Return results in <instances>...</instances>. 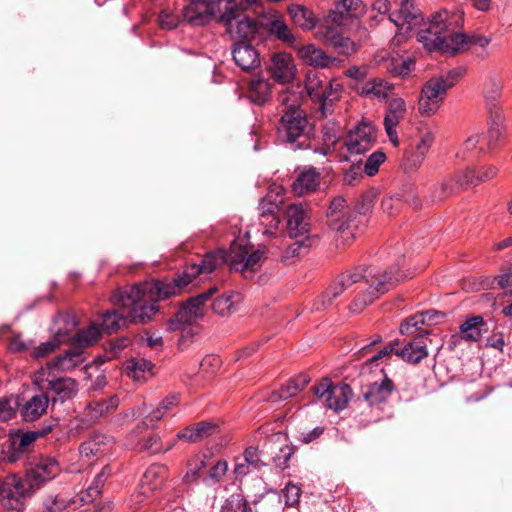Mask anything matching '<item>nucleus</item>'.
Masks as SVG:
<instances>
[{
	"label": "nucleus",
	"mask_w": 512,
	"mask_h": 512,
	"mask_svg": "<svg viewBox=\"0 0 512 512\" xmlns=\"http://www.w3.org/2000/svg\"><path fill=\"white\" fill-rule=\"evenodd\" d=\"M263 465L260 452L255 447L245 449L243 456L236 459L234 474L236 477H244L254 470H258Z\"/></svg>",
	"instance_id": "2f4dec72"
},
{
	"label": "nucleus",
	"mask_w": 512,
	"mask_h": 512,
	"mask_svg": "<svg viewBox=\"0 0 512 512\" xmlns=\"http://www.w3.org/2000/svg\"><path fill=\"white\" fill-rule=\"evenodd\" d=\"M279 101L283 106L279 135L295 149L307 147L311 128L304 111L300 109V93L287 88L280 95Z\"/></svg>",
	"instance_id": "20e7f679"
},
{
	"label": "nucleus",
	"mask_w": 512,
	"mask_h": 512,
	"mask_svg": "<svg viewBox=\"0 0 512 512\" xmlns=\"http://www.w3.org/2000/svg\"><path fill=\"white\" fill-rule=\"evenodd\" d=\"M113 438L102 433H93L79 446V453L87 461L97 460L108 454L113 447Z\"/></svg>",
	"instance_id": "412c9836"
},
{
	"label": "nucleus",
	"mask_w": 512,
	"mask_h": 512,
	"mask_svg": "<svg viewBox=\"0 0 512 512\" xmlns=\"http://www.w3.org/2000/svg\"><path fill=\"white\" fill-rule=\"evenodd\" d=\"M220 512H252V509L242 494L234 493L225 500Z\"/></svg>",
	"instance_id": "bf43d9fd"
},
{
	"label": "nucleus",
	"mask_w": 512,
	"mask_h": 512,
	"mask_svg": "<svg viewBox=\"0 0 512 512\" xmlns=\"http://www.w3.org/2000/svg\"><path fill=\"white\" fill-rule=\"evenodd\" d=\"M415 63L408 57L406 59H392L387 69L395 76L407 77L414 70Z\"/></svg>",
	"instance_id": "e2e57ef3"
},
{
	"label": "nucleus",
	"mask_w": 512,
	"mask_h": 512,
	"mask_svg": "<svg viewBox=\"0 0 512 512\" xmlns=\"http://www.w3.org/2000/svg\"><path fill=\"white\" fill-rule=\"evenodd\" d=\"M230 0H189L183 10L184 18L194 25H204L212 17L226 9Z\"/></svg>",
	"instance_id": "ddd939ff"
},
{
	"label": "nucleus",
	"mask_w": 512,
	"mask_h": 512,
	"mask_svg": "<svg viewBox=\"0 0 512 512\" xmlns=\"http://www.w3.org/2000/svg\"><path fill=\"white\" fill-rule=\"evenodd\" d=\"M33 490L25 480L17 476L7 477L0 494L1 504L6 510L20 512L25 507V499L33 493Z\"/></svg>",
	"instance_id": "9b49d317"
},
{
	"label": "nucleus",
	"mask_w": 512,
	"mask_h": 512,
	"mask_svg": "<svg viewBox=\"0 0 512 512\" xmlns=\"http://www.w3.org/2000/svg\"><path fill=\"white\" fill-rule=\"evenodd\" d=\"M179 404V395L178 394H170L165 397L159 406L153 410L148 419L150 422H158L160 421L171 409L176 407Z\"/></svg>",
	"instance_id": "052dcab7"
},
{
	"label": "nucleus",
	"mask_w": 512,
	"mask_h": 512,
	"mask_svg": "<svg viewBox=\"0 0 512 512\" xmlns=\"http://www.w3.org/2000/svg\"><path fill=\"white\" fill-rule=\"evenodd\" d=\"M145 283L146 282L135 284L131 287L122 288L112 295L111 299L114 305L123 310H126L127 313L124 314L123 312H119L117 310L106 311L103 313L100 317V320L98 321L103 332L113 333L126 326L128 322L145 324L152 319L154 315H151L149 319L145 321L137 320L134 317V309L136 308V305H134V303H130L128 298L125 297L129 290L137 286H142Z\"/></svg>",
	"instance_id": "6e6552de"
},
{
	"label": "nucleus",
	"mask_w": 512,
	"mask_h": 512,
	"mask_svg": "<svg viewBox=\"0 0 512 512\" xmlns=\"http://www.w3.org/2000/svg\"><path fill=\"white\" fill-rule=\"evenodd\" d=\"M341 85L337 82L325 81V88L321 104V111L324 116L331 113L333 103L338 100L341 92Z\"/></svg>",
	"instance_id": "13d9d810"
},
{
	"label": "nucleus",
	"mask_w": 512,
	"mask_h": 512,
	"mask_svg": "<svg viewBox=\"0 0 512 512\" xmlns=\"http://www.w3.org/2000/svg\"><path fill=\"white\" fill-rule=\"evenodd\" d=\"M216 291V288H210L207 292L197 295L187 301V303L176 313L175 317L168 322V329L172 331H181L182 339L192 336L196 333L193 323L205 313V302Z\"/></svg>",
	"instance_id": "1a4fd4ad"
},
{
	"label": "nucleus",
	"mask_w": 512,
	"mask_h": 512,
	"mask_svg": "<svg viewBox=\"0 0 512 512\" xmlns=\"http://www.w3.org/2000/svg\"><path fill=\"white\" fill-rule=\"evenodd\" d=\"M147 491L138 485L136 490L125 500V507L128 512L137 511L141 505L150 497Z\"/></svg>",
	"instance_id": "69168bd1"
},
{
	"label": "nucleus",
	"mask_w": 512,
	"mask_h": 512,
	"mask_svg": "<svg viewBox=\"0 0 512 512\" xmlns=\"http://www.w3.org/2000/svg\"><path fill=\"white\" fill-rule=\"evenodd\" d=\"M293 22L303 29H311L315 25L313 13L301 5H291L288 8Z\"/></svg>",
	"instance_id": "6e6d98bb"
},
{
	"label": "nucleus",
	"mask_w": 512,
	"mask_h": 512,
	"mask_svg": "<svg viewBox=\"0 0 512 512\" xmlns=\"http://www.w3.org/2000/svg\"><path fill=\"white\" fill-rule=\"evenodd\" d=\"M427 341L428 338L426 336L418 335L402 348H398L399 342H390L370 357L365 364L372 365L379 360L389 357L392 353H395L407 363L417 364L428 356Z\"/></svg>",
	"instance_id": "9d476101"
},
{
	"label": "nucleus",
	"mask_w": 512,
	"mask_h": 512,
	"mask_svg": "<svg viewBox=\"0 0 512 512\" xmlns=\"http://www.w3.org/2000/svg\"><path fill=\"white\" fill-rule=\"evenodd\" d=\"M266 259L265 248L253 249L245 238L235 239L228 251L218 249L207 253L200 263L188 265L183 273L172 280H156L146 282L129 290L125 297L134 303V317L145 321L155 315L159 307L157 302L179 294L184 287L190 284L198 275H208L218 266L227 263L233 271L241 272L245 277L257 271Z\"/></svg>",
	"instance_id": "f257e3e1"
},
{
	"label": "nucleus",
	"mask_w": 512,
	"mask_h": 512,
	"mask_svg": "<svg viewBox=\"0 0 512 512\" xmlns=\"http://www.w3.org/2000/svg\"><path fill=\"white\" fill-rule=\"evenodd\" d=\"M390 8L391 6L388 0H375L370 10L371 20L378 23L388 15V20L395 25V23L390 19V15L392 14H389Z\"/></svg>",
	"instance_id": "338daca9"
},
{
	"label": "nucleus",
	"mask_w": 512,
	"mask_h": 512,
	"mask_svg": "<svg viewBox=\"0 0 512 512\" xmlns=\"http://www.w3.org/2000/svg\"><path fill=\"white\" fill-rule=\"evenodd\" d=\"M242 295L236 291H227L212 303V309L220 316L230 315L241 302Z\"/></svg>",
	"instance_id": "a19ab883"
},
{
	"label": "nucleus",
	"mask_w": 512,
	"mask_h": 512,
	"mask_svg": "<svg viewBox=\"0 0 512 512\" xmlns=\"http://www.w3.org/2000/svg\"><path fill=\"white\" fill-rule=\"evenodd\" d=\"M339 27L340 26L332 24L327 19L326 25L321 31L324 40L343 54H350L356 51L355 43L352 42L349 38L345 37Z\"/></svg>",
	"instance_id": "b1692460"
},
{
	"label": "nucleus",
	"mask_w": 512,
	"mask_h": 512,
	"mask_svg": "<svg viewBox=\"0 0 512 512\" xmlns=\"http://www.w3.org/2000/svg\"><path fill=\"white\" fill-rule=\"evenodd\" d=\"M362 12L361 0H340L336 7L328 15V21L338 26L346 25L351 17H356Z\"/></svg>",
	"instance_id": "c756f323"
},
{
	"label": "nucleus",
	"mask_w": 512,
	"mask_h": 512,
	"mask_svg": "<svg viewBox=\"0 0 512 512\" xmlns=\"http://www.w3.org/2000/svg\"><path fill=\"white\" fill-rule=\"evenodd\" d=\"M504 117L501 115H489V128L488 133L484 137L487 141V146L493 148L498 141L502 138L504 132Z\"/></svg>",
	"instance_id": "603ef678"
},
{
	"label": "nucleus",
	"mask_w": 512,
	"mask_h": 512,
	"mask_svg": "<svg viewBox=\"0 0 512 512\" xmlns=\"http://www.w3.org/2000/svg\"><path fill=\"white\" fill-rule=\"evenodd\" d=\"M320 184V174L313 167L303 169L292 185L296 195H304L314 191Z\"/></svg>",
	"instance_id": "72a5a7b5"
},
{
	"label": "nucleus",
	"mask_w": 512,
	"mask_h": 512,
	"mask_svg": "<svg viewBox=\"0 0 512 512\" xmlns=\"http://www.w3.org/2000/svg\"><path fill=\"white\" fill-rule=\"evenodd\" d=\"M325 81L326 80L322 79V76L315 71L307 73L305 80V89L308 95L311 98L318 100L320 105L322 104Z\"/></svg>",
	"instance_id": "3c124183"
},
{
	"label": "nucleus",
	"mask_w": 512,
	"mask_h": 512,
	"mask_svg": "<svg viewBox=\"0 0 512 512\" xmlns=\"http://www.w3.org/2000/svg\"><path fill=\"white\" fill-rule=\"evenodd\" d=\"M176 444V439L169 441L166 446L163 445L161 438L156 434H151L138 442V449L151 454L165 453L172 449Z\"/></svg>",
	"instance_id": "09e8293b"
},
{
	"label": "nucleus",
	"mask_w": 512,
	"mask_h": 512,
	"mask_svg": "<svg viewBox=\"0 0 512 512\" xmlns=\"http://www.w3.org/2000/svg\"><path fill=\"white\" fill-rule=\"evenodd\" d=\"M486 322L482 316H473L464 321L460 329V337L465 341L478 342L486 332Z\"/></svg>",
	"instance_id": "4c0bfd02"
},
{
	"label": "nucleus",
	"mask_w": 512,
	"mask_h": 512,
	"mask_svg": "<svg viewBox=\"0 0 512 512\" xmlns=\"http://www.w3.org/2000/svg\"><path fill=\"white\" fill-rule=\"evenodd\" d=\"M327 217L333 230L344 233L348 229L349 210L343 197H335L331 201Z\"/></svg>",
	"instance_id": "bb28decb"
},
{
	"label": "nucleus",
	"mask_w": 512,
	"mask_h": 512,
	"mask_svg": "<svg viewBox=\"0 0 512 512\" xmlns=\"http://www.w3.org/2000/svg\"><path fill=\"white\" fill-rule=\"evenodd\" d=\"M462 178L459 172L435 184L431 190L430 198L432 202H440L453 195L457 187H461L458 179Z\"/></svg>",
	"instance_id": "79ce46f5"
},
{
	"label": "nucleus",
	"mask_w": 512,
	"mask_h": 512,
	"mask_svg": "<svg viewBox=\"0 0 512 512\" xmlns=\"http://www.w3.org/2000/svg\"><path fill=\"white\" fill-rule=\"evenodd\" d=\"M393 89V85L382 79L367 81L361 89V95L376 98H386Z\"/></svg>",
	"instance_id": "8fccbe9b"
},
{
	"label": "nucleus",
	"mask_w": 512,
	"mask_h": 512,
	"mask_svg": "<svg viewBox=\"0 0 512 512\" xmlns=\"http://www.w3.org/2000/svg\"><path fill=\"white\" fill-rule=\"evenodd\" d=\"M298 57L306 64L316 68H328L333 66L337 60L317 48L314 44H307L298 48Z\"/></svg>",
	"instance_id": "c85d7f7f"
},
{
	"label": "nucleus",
	"mask_w": 512,
	"mask_h": 512,
	"mask_svg": "<svg viewBox=\"0 0 512 512\" xmlns=\"http://www.w3.org/2000/svg\"><path fill=\"white\" fill-rule=\"evenodd\" d=\"M55 324H65L67 327L65 330L59 328L55 332V336L52 340L40 344L33 351V357L42 358L52 353L62 342L68 341L70 331L76 326V321L73 315H59L54 320Z\"/></svg>",
	"instance_id": "aec40b11"
},
{
	"label": "nucleus",
	"mask_w": 512,
	"mask_h": 512,
	"mask_svg": "<svg viewBox=\"0 0 512 512\" xmlns=\"http://www.w3.org/2000/svg\"><path fill=\"white\" fill-rule=\"evenodd\" d=\"M503 82L496 74H489L483 83V97L488 115H501Z\"/></svg>",
	"instance_id": "4be33fe9"
},
{
	"label": "nucleus",
	"mask_w": 512,
	"mask_h": 512,
	"mask_svg": "<svg viewBox=\"0 0 512 512\" xmlns=\"http://www.w3.org/2000/svg\"><path fill=\"white\" fill-rule=\"evenodd\" d=\"M237 66L243 70H250L260 65L258 51L248 42H235L232 51Z\"/></svg>",
	"instance_id": "a878e982"
},
{
	"label": "nucleus",
	"mask_w": 512,
	"mask_h": 512,
	"mask_svg": "<svg viewBox=\"0 0 512 512\" xmlns=\"http://www.w3.org/2000/svg\"><path fill=\"white\" fill-rule=\"evenodd\" d=\"M33 383L49 396L53 403L65 402L73 398L77 391V383L69 377H60L58 372L53 369V365L41 367L33 375Z\"/></svg>",
	"instance_id": "0eeeda50"
},
{
	"label": "nucleus",
	"mask_w": 512,
	"mask_h": 512,
	"mask_svg": "<svg viewBox=\"0 0 512 512\" xmlns=\"http://www.w3.org/2000/svg\"><path fill=\"white\" fill-rule=\"evenodd\" d=\"M129 339L122 337L115 340H111L105 347V352L102 356L98 357L100 363L113 360L117 358L120 353L128 346Z\"/></svg>",
	"instance_id": "680f3d73"
},
{
	"label": "nucleus",
	"mask_w": 512,
	"mask_h": 512,
	"mask_svg": "<svg viewBox=\"0 0 512 512\" xmlns=\"http://www.w3.org/2000/svg\"><path fill=\"white\" fill-rule=\"evenodd\" d=\"M283 194L284 190L281 187L275 194L272 191L269 192L259 203L260 217L266 214L276 215L279 206L283 203Z\"/></svg>",
	"instance_id": "4d7b16f0"
},
{
	"label": "nucleus",
	"mask_w": 512,
	"mask_h": 512,
	"mask_svg": "<svg viewBox=\"0 0 512 512\" xmlns=\"http://www.w3.org/2000/svg\"><path fill=\"white\" fill-rule=\"evenodd\" d=\"M83 360L82 352L79 349H71L57 356L47 365H53V369H55L56 372H58V370L68 371L81 364Z\"/></svg>",
	"instance_id": "49530a36"
},
{
	"label": "nucleus",
	"mask_w": 512,
	"mask_h": 512,
	"mask_svg": "<svg viewBox=\"0 0 512 512\" xmlns=\"http://www.w3.org/2000/svg\"><path fill=\"white\" fill-rule=\"evenodd\" d=\"M119 398L112 396L105 400L91 401L85 408V416L90 421H97L101 417H104L112 413L119 406Z\"/></svg>",
	"instance_id": "c9c22d12"
},
{
	"label": "nucleus",
	"mask_w": 512,
	"mask_h": 512,
	"mask_svg": "<svg viewBox=\"0 0 512 512\" xmlns=\"http://www.w3.org/2000/svg\"><path fill=\"white\" fill-rule=\"evenodd\" d=\"M497 173L498 169L493 165L483 166L478 170L467 167L465 170L459 172L462 178L458 179V183L460 186L477 185L480 182L494 178Z\"/></svg>",
	"instance_id": "473e14b6"
},
{
	"label": "nucleus",
	"mask_w": 512,
	"mask_h": 512,
	"mask_svg": "<svg viewBox=\"0 0 512 512\" xmlns=\"http://www.w3.org/2000/svg\"><path fill=\"white\" fill-rule=\"evenodd\" d=\"M402 279L400 275L381 273L375 267L357 269L354 272H346L339 275L326 289L320 298L322 307L331 305L333 300L349 289L353 284L360 283L362 293L357 296L350 306L352 312L359 313L364 307L372 303L380 294L387 292L394 283Z\"/></svg>",
	"instance_id": "7ed1b4c3"
},
{
	"label": "nucleus",
	"mask_w": 512,
	"mask_h": 512,
	"mask_svg": "<svg viewBox=\"0 0 512 512\" xmlns=\"http://www.w3.org/2000/svg\"><path fill=\"white\" fill-rule=\"evenodd\" d=\"M19 403L16 397L0 398V421L5 422L12 419L17 412Z\"/></svg>",
	"instance_id": "0e129e2a"
},
{
	"label": "nucleus",
	"mask_w": 512,
	"mask_h": 512,
	"mask_svg": "<svg viewBox=\"0 0 512 512\" xmlns=\"http://www.w3.org/2000/svg\"><path fill=\"white\" fill-rule=\"evenodd\" d=\"M376 139V130L372 123L363 121L350 130L345 139V146L350 154L368 151Z\"/></svg>",
	"instance_id": "4468645a"
},
{
	"label": "nucleus",
	"mask_w": 512,
	"mask_h": 512,
	"mask_svg": "<svg viewBox=\"0 0 512 512\" xmlns=\"http://www.w3.org/2000/svg\"><path fill=\"white\" fill-rule=\"evenodd\" d=\"M40 436L39 432L17 430L9 434L8 446L3 448L0 453V463H14L21 457L30 452L36 439Z\"/></svg>",
	"instance_id": "f8f14e48"
},
{
	"label": "nucleus",
	"mask_w": 512,
	"mask_h": 512,
	"mask_svg": "<svg viewBox=\"0 0 512 512\" xmlns=\"http://www.w3.org/2000/svg\"><path fill=\"white\" fill-rule=\"evenodd\" d=\"M267 31L277 37L278 39L288 43L293 44L295 42V37L292 34L291 30L287 26V24L279 17H274L268 21ZM266 31V28H265Z\"/></svg>",
	"instance_id": "864d4df0"
},
{
	"label": "nucleus",
	"mask_w": 512,
	"mask_h": 512,
	"mask_svg": "<svg viewBox=\"0 0 512 512\" xmlns=\"http://www.w3.org/2000/svg\"><path fill=\"white\" fill-rule=\"evenodd\" d=\"M396 4L398 8L392 12L390 19L397 27L393 39L397 44L416 35L417 40L430 52L454 56L468 49V37L457 31L464 21L461 10H441L425 22L413 0H396Z\"/></svg>",
	"instance_id": "f03ea898"
},
{
	"label": "nucleus",
	"mask_w": 512,
	"mask_h": 512,
	"mask_svg": "<svg viewBox=\"0 0 512 512\" xmlns=\"http://www.w3.org/2000/svg\"><path fill=\"white\" fill-rule=\"evenodd\" d=\"M49 396L45 393L32 396L21 408L20 413L24 421H35L47 410Z\"/></svg>",
	"instance_id": "f704fd0d"
},
{
	"label": "nucleus",
	"mask_w": 512,
	"mask_h": 512,
	"mask_svg": "<svg viewBox=\"0 0 512 512\" xmlns=\"http://www.w3.org/2000/svg\"><path fill=\"white\" fill-rule=\"evenodd\" d=\"M395 386L386 375L381 382H374L362 389L363 401L372 409L382 410L390 398Z\"/></svg>",
	"instance_id": "a211bd4d"
},
{
	"label": "nucleus",
	"mask_w": 512,
	"mask_h": 512,
	"mask_svg": "<svg viewBox=\"0 0 512 512\" xmlns=\"http://www.w3.org/2000/svg\"><path fill=\"white\" fill-rule=\"evenodd\" d=\"M60 472V465L53 457L41 456L28 470L24 479L33 489L50 481Z\"/></svg>",
	"instance_id": "f3484780"
},
{
	"label": "nucleus",
	"mask_w": 512,
	"mask_h": 512,
	"mask_svg": "<svg viewBox=\"0 0 512 512\" xmlns=\"http://www.w3.org/2000/svg\"><path fill=\"white\" fill-rule=\"evenodd\" d=\"M386 155L381 151L372 153L366 160L364 165V172L366 175L372 177L378 173L379 167L385 162Z\"/></svg>",
	"instance_id": "774afa93"
},
{
	"label": "nucleus",
	"mask_w": 512,
	"mask_h": 512,
	"mask_svg": "<svg viewBox=\"0 0 512 512\" xmlns=\"http://www.w3.org/2000/svg\"><path fill=\"white\" fill-rule=\"evenodd\" d=\"M352 389L347 384L334 385L330 390L328 397L325 399V405L334 411L345 409L352 397Z\"/></svg>",
	"instance_id": "e433bc0d"
},
{
	"label": "nucleus",
	"mask_w": 512,
	"mask_h": 512,
	"mask_svg": "<svg viewBox=\"0 0 512 512\" xmlns=\"http://www.w3.org/2000/svg\"><path fill=\"white\" fill-rule=\"evenodd\" d=\"M270 95L271 86L266 79L257 76L250 81L247 97L251 102L257 105H263L268 101Z\"/></svg>",
	"instance_id": "58836bf2"
},
{
	"label": "nucleus",
	"mask_w": 512,
	"mask_h": 512,
	"mask_svg": "<svg viewBox=\"0 0 512 512\" xmlns=\"http://www.w3.org/2000/svg\"><path fill=\"white\" fill-rule=\"evenodd\" d=\"M168 478V468L165 465L153 464L144 472L139 486L149 494L163 488Z\"/></svg>",
	"instance_id": "cd10ccee"
},
{
	"label": "nucleus",
	"mask_w": 512,
	"mask_h": 512,
	"mask_svg": "<svg viewBox=\"0 0 512 512\" xmlns=\"http://www.w3.org/2000/svg\"><path fill=\"white\" fill-rule=\"evenodd\" d=\"M464 67H456L427 80L420 91L418 112L423 117L434 116L441 108L448 91L465 75Z\"/></svg>",
	"instance_id": "39448f33"
},
{
	"label": "nucleus",
	"mask_w": 512,
	"mask_h": 512,
	"mask_svg": "<svg viewBox=\"0 0 512 512\" xmlns=\"http://www.w3.org/2000/svg\"><path fill=\"white\" fill-rule=\"evenodd\" d=\"M249 6L241 0H230L226 10L220 14L226 31L235 42H248L261 38L265 33L262 22L244 13Z\"/></svg>",
	"instance_id": "423d86ee"
},
{
	"label": "nucleus",
	"mask_w": 512,
	"mask_h": 512,
	"mask_svg": "<svg viewBox=\"0 0 512 512\" xmlns=\"http://www.w3.org/2000/svg\"><path fill=\"white\" fill-rule=\"evenodd\" d=\"M299 240H295L290 244L283 254L284 261H289L294 257L300 256L306 253L313 245L316 244L317 239L313 236L299 237Z\"/></svg>",
	"instance_id": "5fc2aeb1"
},
{
	"label": "nucleus",
	"mask_w": 512,
	"mask_h": 512,
	"mask_svg": "<svg viewBox=\"0 0 512 512\" xmlns=\"http://www.w3.org/2000/svg\"><path fill=\"white\" fill-rule=\"evenodd\" d=\"M75 503L76 500L66 493L49 494L43 499L42 512H63Z\"/></svg>",
	"instance_id": "a18cd8bd"
},
{
	"label": "nucleus",
	"mask_w": 512,
	"mask_h": 512,
	"mask_svg": "<svg viewBox=\"0 0 512 512\" xmlns=\"http://www.w3.org/2000/svg\"><path fill=\"white\" fill-rule=\"evenodd\" d=\"M219 426L214 422L201 421L196 424L187 426L177 433L176 440H184L189 443H195L216 434Z\"/></svg>",
	"instance_id": "393cba45"
},
{
	"label": "nucleus",
	"mask_w": 512,
	"mask_h": 512,
	"mask_svg": "<svg viewBox=\"0 0 512 512\" xmlns=\"http://www.w3.org/2000/svg\"><path fill=\"white\" fill-rule=\"evenodd\" d=\"M287 232L291 238L310 236V217L308 210L300 203L287 206L286 211Z\"/></svg>",
	"instance_id": "dca6fc26"
},
{
	"label": "nucleus",
	"mask_w": 512,
	"mask_h": 512,
	"mask_svg": "<svg viewBox=\"0 0 512 512\" xmlns=\"http://www.w3.org/2000/svg\"><path fill=\"white\" fill-rule=\"evenodd\" d=\"M153 365L144 358H133L126 362L125 372L135 381H145L153 375Z\"/></svg>",
	"instance_id": "ea45409f"
},
{
	"label": "nucleus",
	"mask_w": 512,
	"mask_h": 512,
	"mask_svg": "<svg viewBox=\"0 0 512 512\" xmlns=\"http://www.w3.org/2000/svg\"><path fill=\"white\" fill-rule=\"evenodd\" d=\"M112 470L110 466H104L102 470L95 476L92 484L79 495V500L84 503L93 502L100 494L104 483L111 475Z\"/></svg>",
	"instance_id": "37998d69"
},
{
	"label": "nucleus",
	"mask_w": 512,
	"mask_h": 512,
	"mask_svg": "<svg viewBox=\"0 0 512 512\" xmlns=\"http://www.w3.org/2000/svg\"><path fill=\"white\" fill-rule=\"evenodd\" d=\"M268 70L279 83L291 82L296 75V68L290 54L279 52L272 55Z\"/></svg>",
	"instance_id": "5701e85b"
},
{
	"label": "nucleus",
	"mask_w": 512,
	"mask_h": 512,
	"mask_svg": "<svg viewBox=\"0 0 512 512\" xmlns=\"http://www.w3.org/2000/svg\"><path fill=\"white\" fill-rule=\"evenodd\" d=\"M434 140L435 134L431 129L425 128L421 130L415 144L404 152L402 163L404 168L411 170L420 167Z\"/></svg>",
	"instance_id": "2eb2a0df"
},
{
	"label": "nucleus",
	"mask_w": 512,
	"mask_h": 512,
	"mask_svg": "<svg viewBox=\"0 0 512 512\" xmlns=\"http://www.w3.org/2000/svg\"><path fill=\"white\" fill-rule=\"evenodd\" d=\"M102 332L98 321H94L87 328L79 330L73 340L78 348H84L95 344L100 339Z\"/></svg>",
	"instance_id": "de8ad7c7"
},
{
	"label": "nucleus",
	"mask_w": 512,
	"mask_h": 512,
	"mask_svg": "<svg viewBox=\"0 0 512 512\" xmlns=\"http://www.w3.org/2000/svg\"><path fill=\"white\" fill-rule=\"evenodd\" d=\"M310 382L306 374H299L288 380L278 391H273L269 397L270 402H278L289 399L305 389Z\"/></svg>",
	"instance_id": "7c9ffc66"
},
{
	"label": "nucleus",
	"mask_w": 512,
	"mask_h": 512,
	"mask_svg": "<svg viewBox=\"0 0 512 512\" xmlns=\"http://www.w3.org/2000/svg\"><path fill=\"white\" fill-rule=\"evenodd\" d=\"M483 140L484 136L482 134H473L469 136L459 147L456 157L461 158L462 160H468L484 152L485 148L482 144Z\"/></svg>",
	"instance_id": "c03bdc74"
},
{
	"label": "nucleus",
	"mask_w": 512,
	"mask_h": 512,
	"mask_svg": "<svg viewBox=\"0 0 512 512\" xmlns=\"http://www.w3.org/2000/svg\"><path fill=\"white\" fill-rule=\"evenodd\" d=\"M406 103L402 98H392L384 117V128L389 141L394 147L399 145L397 127L406 114Z\"/></svg>",
	"instance_id": "6ab92c4d"
}]
</instances>
